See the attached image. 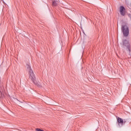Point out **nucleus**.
<instances>
[{"label":"nucleus","mask_w":131,"mask_h":131,"mask_svg":"<svg viewBox=\"0 0 131 131\" xmlns=\"http://www.w3.org/2000/svg\"><path fill=\"white\" fill-rule=\"evenodd\" d=\"M57 5H58V1H53L52 2V5L53 7H56V6H57Z\"/></svg>","instance_id":"obj_6"},{"label":"nucleus","mask_w":131,"mask_h":131,"mask_svg":"<svg viewBox=\"0 0 131 131\" xmlns=\"http://www.w3.org/2000/svg\"><path fill=\"white\" fill-rule=\"evenodd\" d=\"M4 95L3 94V93H2V88L0 87V98H3Z\"/></svg>","instance_id":"obj_7"},{"label":"nucleus","mask_w":131,"mask_h":131,"mask_svg":"<svg viewBox=\"0 0 131 131\" xmlns=\"http://www.w3.org/2000/svg\"><path fill=\"white\" fill-rule=\"evenodd\" d=\"M26 68L27 69L28 71H29V74L30 75V77H29L30 79H31V80L33 81L34 84H36V85H37V86H39V88H41V85H40L39 83H37V82L36 81V80H35V76L33 73V71L31 69V67H30V64H27Z\"/></svg>","instance_id":"obj_1"},{"label":"nucleus","mask_w":131,"mask_h":131,"mask_svg":"<svg viewBox=\"0 0 131 131\" xmlns=\"http://www.w3.org/2000/svg\"><path fill=\"white\" fill-rule=\"evenodd\" d=\"M118 122L119 123V125H120V124L121 126L123 125V120L121 118H118Z\"/></svg>","instance_id":"obj_5"},{"label":"nucleus","mask_w":131,"mask_h":131,"mask_svg":"<svg viewBox=\"0 0 131 131\" xmlns=\"http://www.w3.org/2000/svg\"><path fill=\"white\" fill-rule=\"evenodd\" d=\"M123 43L124 46L127 47L128 52L130 53V43H129V41L127 40H124Z\"/></svg>","instance_id":"obj_4"},{"label":"nucleus","mask_w":131,"mask_h":131,"mask_svg":"<svg viewBox=\"0 0 131 131\" xmlns=\"http://www.w3.org/2000/svg\"><path fill=\"white\" fill-rule=\"evenodd\" d=\"M121 31L123 32L124 36H128V34H129V30L128 29V27H127L126 25H122L121 26Z\"/></svg>","instance_id":"obj_2"},{"label":"nucleus","mask_w":131,"mask_h":131,"mask_svg":"<svg viewBox=\"0 0 131 131\" xmlns=\"http://www.w3.org/2000/svg\"><path fill=\"white\" fill-rule=\"evenodd\" d=\"M119 13L121 16H125L126 14V10H125V8H124L123 6H120L119 7Z\"/></svg>","instance_id":"obj_3"}]
</instances>
